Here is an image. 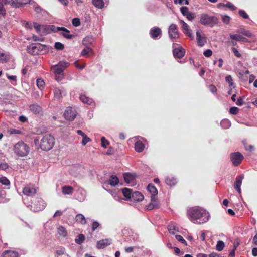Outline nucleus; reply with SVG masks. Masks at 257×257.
Returning <instances> with one entry per match:
<instances>
[{
  "instance_id": "34",
  "label": "nucleus",
  "mask_w": 257,
  "mask_h": 257,
  "mask_svg": "<svg viewBox=\"0 0 257 257\" xmlns=\"http://www.w3.org/2000/svg\"><path fill=\"white\" fill-rule=\"evenodd\" d=\"M123 195L127 199H131L132 194V190L127 188H124L122 189Z\"/></svg>"
},
{
  "instance_id": "53",
  "label": "nucleus",
  "mask_w": 257,
  "mask_h": 257,
  "mask_svg": "<svg viewBox=\"0 0 257 257\" xmlns=\"http://www.w3.org/2000/svg\"><path fill=\"white\" fill-rule=\"evenodd\" d=\"M174 2L175 4H179L180 5H183L184 4L186 5L189 4L188 0H174Z\"/></svg>"
},
{
  "instance_id": "36",
  "label": "nucleus",
  "mask_w": 257,
  "mask_h": 257,
  "mask_svg": "<svg viewBox=\"0 0 257 257\" xmlns=\"http://www.w3.org/2000/svg\"><path fill=\"white\" fill-rule=\"evenodd\" d=\"M52 68L53 69L54 72L55 74H61L64 71L63 68L60 67L58 65L53 66Z\"/></svg>"
},
{
  "instance_id": "64",
  "label": "nucleus",
  "mask_w": 257,
  "mask_h": 257,
  "mask_svg": "<svg viewBox=\"0 0 257 257\" xmlns=\"http://www.w3.org/2000/svg\"><path fill=\"white\" fill-rule=\"evenodd\" d=\"M236 104L238 106H241L243 104V98L241 97H239L236 102Z\"/></svg>"
},
{
  "instance_id": "17",
  "label": "nucleus",
  "mask_w": 257,
  "mask_h": 257,
  "mask_svg": "<svg viewBox=\"0 0 257 257\" xmlns=\"http://www.w3.org/2000/svg\"><path fill=\"white\" fill-rule=\"evenodd\" d=\"M57 30H58V31H63V32L62 33V36L64 38H66L67 39H72V38H73L74 37V35L70 34H69V33H70L69 30H68L67 29H66L65 27H57Z\"/></svg>"
},
{
  "instance_id": "19",
  "label": "nucleus",
  "mask_w": 257,
  "mask_h": 257,
  "mask_svg": "<svg viewBox=\"0 0 257 257\" xmlns=\"http://www.w3.org/2000/svg\"><path fill=\"white\" fill-rule=\"evenodd\" d=\"M161 34V30L158 27H154L150 31V34L153 39H156Z\"/></svg>"
},
{
  "instance_id": "33",
  "label": "nucleus",
  "mask_w": 257,
  "mask_h": 257,
  "mask_svg": "<svg viewBox=\"0 0 257 257\" xmlns=\"http://www.w3.org/2000/svg\"><path fill=\"white\" fill-rule=\"evenodd\" d=\"M76 221L81 223V224L84 225L86 223V221L85 217L82 214H78L75 217Z\"/></svg>"
},
{
  "instance_id": "42",
  "label": "nucleus",
  "mask_w": 257,
  "mask_h": 257,
  "mask_svg": "<svg viewBox=\"0 0 257 257\" xmlns=\"http://www.w3.org/2000/svg\"><path fill=\"white\" fill-rule=\"evenodd\" d=\"M224 246V243L222 241H218L216 246V250L221 251L223 249Z\"/></svg>"
},
{
  "instance_id": "46",
  "label": "nucleus",
  "mask_w": 257,
  "mask_h": 257,
  "mask_svg": "<svg viewBox=\"0 0 257 257\" xmlns=\"http://www.w3.org/2000/svg\"><path fill=\"white\" fill-rule=\"evenodd\" d=\"M101 144L102 147L106 148L109 144V142L104 137H102L101 138Z\"/></svg>"
},
{
  "instance_id": "52",
  "label": "nucleus",
  "mask_w": 257,
  "mask_h": 257,
  "mask_svg": "<svg viewBox=\"0 0 257 257\" xmlns=\"http://www.w3.org/2000/svg\"><path fill=\"white\" fill-rule=\"evenodd\" d=\"M239 14L240 16H241L244 19H248L249 18L248 15L245 12V11L240 10L239 11Z\"/></svg>"
},
{
  "instance_id": "38",
  "label": "nucleus",
  "mask_w": 257,
  "mask_h": 257,
  "mask_svg": "<svg viewBox=\"0 0 257 257\" xmlns=\"http://www.w3.org/2000/svg\"><path fill=\"white\" fill-rule=\"evenodd\" d=\"M152 202L147 207V209L149 210H151L154 209H157L159 208V205L155 201H153L152 197H151Z\"/></svg>"
},
{
  "instance_id": "55",
  "label": "nucleus",
  "mask_w": 257,
  "mask_h": 257,
  "mask_svg": "<svg viewBox=\"0 0 257 257\" xmlns=\"http://www.w3.org/2000/svg\"><path fill=\"white\" fill-rule=\"evenodd\" d=\"M90 141V138L88 137L86 135H84V136L83 137L82 144H83V145H85Z\"/></svg>"
},
{
  "instance_id": "32",
  "label": "nucleus",
  "mask_w": 257,
  "mask_h": 257,
  "mask_svg": "<svg viewBox=\"0 0 257 257\" xmlns=\"http://www.w3.org/2000/svg\"><path fill=\"white\" fill-rule=\"evenodd\" d=\"M30 2V0H15V2H13L12 5L14 7H19L20 6L28 4Z\"/></svg>"
},
{
  "instance_id": "26",
  "label": "nucleus",
  "mask_w": 257,
  "mask_h": 257,
  "mask_svg": "<svg viewBox=\"0 0 257 257\" xmlns=\"http://www.w3.org/2000/svg\"><path fill=\"white\" fill-rule=\"evenodd\" d=\"M94 41V39L92 36H88L85 37L83 41V44L86 46H88L92 44Z\"/></svg>"
},
{
  "instance_id": "9",
  "label": "nucleus",
  "mask_w": 257,
  "mask_h": 257,
  "mask_svg": "<svg viewBox=\"0 0 257 257\" xmlns=\"http://www.w3.org/2000/svg\"><path fill=\"white\" fill-rule=\"evenodd\" d=\"M75 111L71 107H67L65 111L64 115L66 119L73 120L76 117Z\"/></svg>"
},
{
  "instance_id": "48",
  "label": "nucleus",
  "mask_w": 257,
  "mask_h": 257,
  "mask_svg": "<svg viewBox=\"0 0 257 257\" xmlns=\"http://www.w3.org/2000/svg\"><path fill=\"white\" fill-rule=\"evenodd\" d=\"M175 238L177 240H178L179 242H181L185 245H187L186 241L183 238V237L180 235H176L175 236Z\"/></svg>"
},
{
  "instance_id": "22",
  "label": "nucleus",
  "mask_w": 257,
  "mask_h": 257,
  "mask_svg": "<svg viewBox=\"0 0 257 257\" xmlns=\"http://www.w3.org/2000/svg\"><path fill=\"white\" fill-rule=\"evenodd\" d=\"M165 182L168 185L172 186L175 185L177 181L176 178L170 175L166 177Z\"/></svg>"
},
{
  "instance_id": "18",
  "label": "nucleus",
  "mask_w": 257,
  "mask_h": 257,
  "mask_svg": "<svg viewBox=\"0 0 257 257\" xmlns=\"http://www.w3.org/2000/svg\"><path fill=\"white\" fill-rule=\"evenodd\" d=\"M133 201L140 202L144 199V196L138 191H135L132 193L131 199Z\"/></svg>"
},
{
  "instance_id": "11",
  "label": "nucleus",
  "mask_w": 257,
  "mask_h": 257,
  "mask_svg": "<svg viewBox=\"0 0 257 257\" xmlns=\"http://www.w3.org/2000/svg\"><path fill=\"white\" fill-rule=\"evenodd\" d=\"M180 11L182 14L185 16L189 21H192L194 19V15L193 13L189 11V9L187 7H182L180 8Z\"/></svg>"
},
{
  "instance_id": "8",
  "label": "nucleus",
  "mask_w": 257,
  "mask_h": 257,
  "mask_svg": "<svg viewBox=\"0 0 257 257\" xmlns=\"http://www.w3.org/2000/svg\"><path fill=\"white\" fill-rule=\"evenodd\" d=\"M45 203L41 198H37L34 203V209L35 211L38 212L44 209Z\"/></svg>"
},
{
  "instance_id": "3",
  "label": "nucleus",
  "mask_w": 257,
  "mask_h": 257,
  "mask_svg": "<svg viewBox=\"0 0 257 257\" xmlns=\"http://www.w3.org/2000/svg\"><path fill=\"white\" fill-rule=\"evenodd\" d=\"M54 144V137L50 134H46L41 139L40 146L42 150L47 151L53 148Z\"/></svg>"
},
{
  "instance_id": "58",
  "label": "nucleus",
  "mask_w": 257,
  "mask_h": 257,
  "mask_svg": "<svg viewBox=\"0 0 257 257\" xmlns=\"http://www.w3.org/2000/svg\"><path fill=\"white\" fill-rule=\"evenodd\" d=\"M58 65L64 69L69 65V63L67 62H60Z\"/></svg>"
},
{
  "instance_id": "44",
  "label": "nucleus",
  "mask_w": 257,
  "mask_h": 257,
  "mask_svg": "<svg viewBox=\"0 0 257 257\" xmlns=\"http://www.w3.org/2000/svg\"><path fill=\"white\" fill-rule=\"evenodd\" d=\"M225 80L228 83L229 86L230 87H232L233 88L234 87V83L233 82V79H232V78L231 75H227V76H226Z\"/></svg>"
},
{
  "instance_id": "1",
  "label": "nucleus",
  "mask_w": 257,
  "mask_h": 257,
  "mask_svg": "<svg viewBox=\"0 0 257 257\" xmlns=\"http://www.w3.org/2000/svg\"><path fill=\"white\" fill-rule=\"evenodd\" d=\"M188 214L189 219L194 223L203 224L209 219L206 211L200 208H191L188 211Z\"/></svg>"
},
{
  "instance_id": "59",
  "label": "nucleus",
  "mask_w": 257,
  "mask_h": 257,
  "mask_svg": "<svg viewBox=\"0 0 257 257\" xmlns=\"http://www.w3.org/2000/svg\"><path fill=\"white\" fill-rule=\"evenodd\" d=\"M174 251L176 254H177L178 256L182 255L184 254V252H181L179 248L178 247H174Z\"/></svg>"
},
{
  "instance_id": "54",
  "label": "nucleus",
  "mask_w": 257,
  "mask_h": 257,
  "mask_svg": "<svg viewBox=\"0 0 257 257\" xmlns=\"http://www.w3.org/2000/svg\"><path fill=\"white\" fill-rule=\"evenodd\" d=\"M222 21L226 24H228L230 20V18L228 16L223 15L222 16Z\"/></svg>"
},
{
  "instance_id": "4",
  "label": "nucleus",
  "mask_w": 257,
  "mask_h": 257,
  "mask_svg": "<svg viewBox=\"0 0 257 257\" xmlns=\"http://www.w3.org/2000/svg\"><path fill=\"white\" fill-rule=\"evenodd\" d=\"M218 22V18L214 16H209L207 14H202L200 16V23L201 24L213 27Z\"/></svg>"
},
{
  "instance_id": "20",
  "label": "nucleus",
  "mask_w": 257,
  "mask_h": 257,
  "mask_svg": "<svg viewBox=\"0 0 257 257\" xmlns=\"http://www.w3.org/2000/svg\"><path fill=\"white\" fill-rule=\"evenodd\" d=\"M196 39L197 44L200 46H204L206 42L205 38L201 36V33L199 31L196 32Z\"/></svg>"
},
{
  "instance_id": "37",
  "label": "nucleus",
  "mask_w": 257,
  "mask_h": 257,
  "mask_svg": "<svg viewBox=\"0 0 257 257\" xmlns=\"http://www.w3.org/2000/svg\"><path fill=\"white\" fill-rule=\"evenodd\" d=\"M168 229L170 233L173 234H174L178 231V228H176V226L173 223H171L168 225Z\"/></svg>"
},
{
  "instance_id": "23",
  "label": "nucleus",
  "mask_w": 257,
  "mask_h": 257,
  "mask_svg": "<svg viewBox=\"0 0 257 257\" xmlns=\"http://www.w3.org/2000/svg\"><path fill=\"white\" fill-rule=\"evenodd\" d=\"M229 36L230 38L232 40H235L238 41H242L244 42L247 41V39L246 38L243 37L240 35L230 34Z\"/></svg>"
},
{
  "instance_id": "5",
  "label": "nucleus",
  "mask_w": 257,
  "mask_h": 257,
  "mask_svg": "<svg viewBox=\"0 0 257 257\" xmlns=\"http://www.w3.org/2000/svg\"><path fill=\"white\" fill-rule=\"evenodd\" d=\"M230 159L232 164L234 166H238L241 163L244 157L240 152H237L230 154Z\"/></svg>"
},
{
  "instance_id": "28",
  "label": "nucleus",
  "mask_w": 257,
  "mask_h": 257,
  "mask_svg": "<svg viewBox=\"0 0 257 257\" xmlns=\"http://www.w3.org/2000/svg\"><path fill=\"white\" fill-rule=\"evenodd\" d=\"M108 182V183L110 185L115 186L118 184L119 180L116 176L111 175L110 177Z\"/></svg>"
},
{
  "instance_id": "14",
  "label": "nucleus",
  "mask_w": 257,
  "mask_h": 257,
  "mask_svg": "<svg viewBox=\"0 0 257 257\" xmlns=\"http://www.w3.org/2000/svg\"><path fill=\"white\" fill-rule=\"evenodd\" d=\"M173 52L175 58H182L185 55V50L183 48L179 47L174 49Z\"/></svg>"
},
{
  "instance_id": "13",
  "label": "nucleus",
  "mask_w": 257,
  "mask_h": 257,
  "mask_svg": "<svg viewBox=\"0 0 257 257\" xmlns=\"http://www.w3.org/2000/svg\"><path fill=\"white\" fill-rule=\"evenodd\" d=\"M244 178L243 175H240L236 177L235 182L234 183V189L240 194L241 193L240 186L242 184V180Z\"/></svg>"
},
{
  "instance_id": "63",
  "label": "nucleus",
  "mask_w": 257,
  "mask_h": 257,
  "mask_svg": "<svg viewBox=\"0 0 257 257\" xmlns=\"http://www.w3.org/2000/svg\"><path fill=\"white\" fill-rule=\"evenodd\" d=\"M8 168V165L6 163H0V170H5Z\"/></svg>"
},
{
  "instance_id": "60",
  "label": "nucleus",
  "mask_w": 257,
  "mask_h": 257,
  "mask_svg": "<svg viewBox=\"0 0 257 257\" xmlns=\"http://www.w3.org/2000/svg\"><path fill=\"white\" fill-rule=\"evenodd\" d=\"M99 226L100 224L97 221H94L92 225V230L95 231Z\"/></svg>"
},
{
  "instance_id": "40",
  "label": "nucleus",
  "mask_w": 257,
  "mask_h": 257,
  "mask_svg": "<svg viewBox=\"0 0 257 257\" xmlns=\"http://www.w3.org/2000/svg\"><path fill=\"white\" fill-rule=\"evenodd\" d=\"M9 59V57L8 55L5 53H0V63H4L7 62Z\"/></svg>"
},
{
  "instance_id": "43",
  "label": "nucleus",
  "mask_w": 257,
  "mask_h": 257,
  "mask_svg": "<svg viewBox=\"0 0 257 257\" xmlns=\"http://www.w3.org/2000/svg\"><path fill=\"white\" fill-rule=\"evenodd\" d=\"M0 183L5 186H9L10 184V181L6 177H0Z\"/></svg>"
},
{
  "instance_id": "41",
  "label": "nucleus",
  "mask_w": 257,
  "mask_h": 257,
  "mask_svg": "<svg viewBox=\"0 0 257 257\" xmlns=\"http://www.w3.org/2000/svg\"><path fill=\"white\" fill-rule=\"evenodd\" d=\"M37 86L38 87L41 89L42 90L45 87V82L42 79H38L36 81Z\"/></svg>"
},
{
  "instance_id": "62",
  "label": "nucleus",
  "mask_w": 257,
  "mask_h": 257,
  "mask_svg": "<svg viewBox=\"0 0 257 257\" xmlns=\"http://www.w3.org/2000/svg\"><path fill=\"white\" fill-rule=\"evenodd\" d=\"M34 28L35 29L37 32H39L41 30V25L38 23L34 22L33 23Z\"/></svg>"
},
{
  "instance_id": "47",
  "label": "nucleus",
  "mask_w": 257,
  "mask_h": 257,
  "mask_svg": "<svg viewBox=\"0 0 257 257\" xmlns=\"http://www.w3.org/2000/svg\"><path fill=\"white\" fill-rule=\"evenodd\" d=\"M239 32L242 35L249 38H251L252 36V34L249 31L246 30L245 29L240 30Z\"/></svg>"
},
{
  "instance_id": "7",
  "label": "nucleus",
  "mask_w": 257,
  "mask_h": 257,
  "mask_svg": "<svg viewBox=\"0 0 257 257\" xmlns=\"http://www.w3.org/2000/svg\"><path fill=\"white\" fill-rule=\"evenodd\" d=\"M37 193V190L33 185L27 184L23 189V193L26 196H31Z\"/></svg>"
},
{
  "instance_id": "61",
  "label": "nucleus",
  "mask_w": 257,
  "mask_h": 257,
  "mask_svg": "<svg viewBox=\"0 0 257 257\" xmlns=\"http://www.w3.org/2000/svg\"><path fill=\"white\" fill-rule=\"evenodd\" d=\"M203 54L205 57H209L212 55V51L210 49H207L204 52Z\"/></svg>"
},
{
  "instance_id": "10",
  "label": "nucleus",
  "mask_w": 257,
  "mask_h": 257,
  "mask_svg": "<svg viewBox=\"0 0 257 257\" xmlns=\"http://www.w3.org/2000/svg\"><path fill=\"white\" fill-rule=\"evenodd\" d=\"M169 34L171 38L177 39L178 38V30L176 24H172L169 28Z\"/></svg>"
},
{
  "instance_id": "57",
  "label": "nucleus",
  "mask_w": 257,
  "mask_h": 257,
  "mask_svg": "<svg viewBox=\"0 0 257 257\" xmlns=\"http://www.w3.org/2000/svg\"><path fill=\"white\" fill-rule=\"evenodd\" d=\"M232 51L233 52L234 55L238 58H240L241 57V54L239 52V51L234 47L232 48Z\"/></svg>"
},
{
  "instance_id": "49",
  "label": "nucleus",
  "mask_w": 257,
  "mask_h": 257,
  "mask_svg": "<svg viewBox=\"0 0 257 257\" xmlns=\"http://www.w3.org/2000/svg\"><path fill=\"white\" fill-rule=\"evenodd\" d=\"M55 48L59 50H62L64 48V45L61 42H56L55 43Z\"/></svg>"
},
{
  "instance_id": "15",
  "label": "nucleus",
  "mask_w": 257,
  "mask_h": 257,
  "mask_svg": "<svg viewBox=\"0 0 257 257\" xmlns=\"http://www.w3.org/2000/svg\"><path fill=\"white\" fill-rule=\"evenodd\" d=\"M180 23L181 25L182 30L183 33L189 37H192V34L191 30L189 29V26L183 20H180Z\"/></svg>"
},
{
  "instance_id": "25",
  "label": "nucleus",
  "mask_w": 257,
  "mask_h": 257,
  "mask_svg": "<svg viewBox=\"0 0 257 257\" xmlns=\"http://www.w3.org/2000/svg\"><path fill=\"white\" fill-rule=\"evenodd\" d=\"M74 188L70 186H64L62 187V193L64 195H70L73 193Z\"/></svg>"
},
{
  "instance_id": "24",
  "label": "nucleus",
  "mask_w": 257,
  "mask_h": 257,
  "mask_svg": "<svg viewBox=\"0 0 257 257\" xmlns=\"http://www.w3.org/2000/svg\"><path fill=\"white\" fill-rule=\"evenodd\" d=\"M135 148L137 152L140 153L144 150L145 145L141 141H138L135 144Z\"/></svg>"
},
{
  "instance_id": "51",
  "label": "nucleus",
  "mask_w": 257,
  "mask_h": 257,
  "mask_svg": "<svg viewBox=\"0 0 257 257\" xmlns=\"http://www.w3.org/2000/svg\"><path fill=\"white\" fill-rule=\"evenodd\" d=\"M239 109L236 107H232L230 108L229 112L232 114H237L238 113Z\"/></svg>"
},
{
  "instance_id": "21",
  "label": "nucleus",
  "mask_w": 257,
  "mask_h": 257,
  "mask_svg": "<svg viewBox=\"0 0 257 257\" xmlns=\"http://www.w3.org/2000/svg\"><path fill=\"white\" fill-rule=\"evenodd\" d=\"M18 253L16 251L8 250L5 251L2 254V257H18Z\"/></svg>"
},
{
  "instance_id": "29",
  "label": "nucleus",
  "mask_w": 257,
  "mask_h": 257,
  "mask_svg": "<svg viewBox=\"0 0 257 257\" xmlns=\"http://www.w3.org/2000/svg\"><path fill=\"white\" fill-rule=\"evenodd\" d=\"M221 7H227L230 10L233 11L236 9V7L234 6L231 3L228 2L227 4H225L223 3H219L217 4V7L220 8Z\"/></svg>"
},
{
  "instance_id": "12",
  "label": "nucleus",
  "mask_w": 257,
  "mask_h": 257,
  "mask_svg": "<svg viewBox=\"0 0 257 257\" xmlns=\"http://www.w3.org/2000/svg\"><path fill=\"white\" fill-rule=\"evenodd\" d=\"M111 244V240L110 239H102L97 241L96 247L97 249H103Z\"/></svg>"
},
{
  "instance_id": "35",
  "label": "nucleus",
  "mask_w": 257,
  "mask_h": 257,
  "mask_svg": "<svg viewBox=\"0 0 257 257\" xmlns=\"http://www.w3.org/2000/svg\"><path fill=\"white\" fill-rule=\"evenodd\" d=\"M148 190L152 194V195L155 196L158 194L156 188L152 184H149L147 187Z\"/></svg>"
},
{
  "instance_id": "45",
  "label": "nucleus",
  "mask_w": 257,
  "mask_h": 257,
  "mask_svg": "<svg viewBox=\"0 0 257 257\" xmlns=\"http://www.w3.org/2000/svg\"><path fill=\"white\" fill-rule=\"evenodd\" d=\"M85 240V236L83 234H80L78 236V238L75 239V242L78 244H81Z\"/></svg>"
},
{
  "instance_id": "39",
  "label": "nucleus",
  "mask_w": 257,
  "mask_h": 257,
  "mask_svg": "<svg viewBox=\"0 0 257 257\" xmlns=\"http://www.w3.org/2000/svg\"><path fill=\"white\" fill-rule=\"evenodd\" d=\"M58 234L63 236L66 237L67 235V231L66 229L62 226H60L58 228Z\"/></svg>"
},
{
  "instance_id": "6",
  "label": "nucleus",
  "mask_w": 257,
  "mask_h": 257,
  "mask_svg": "<svg viewBox=\"0 0 257 257\" xmlns=\"http://www.w3.org/2000/svg\"><path fill=\"white\" fill-rule=\"evenodd\" d=\"M42 45L40 43L32 44L27 47V51L32 55H39L42 49Z\"/></svg>"
},
{
  "instance_id": "27",
  "label": "nucleus",
  "mask_w": 257,
  "mask_h": 257,
  "mask_svg": "<svg viewBox=\"0 0 257 257\" xmlns=\"http://www.w3.org/2000/svg\"><path fill=\"white\" fill-rule=\"evenodd\" d=\"M92 4L97 8L102 9L104 7L103 0H92Z\"/></svg>"
},
{
  "instance_id": "30",
  "label": "nucleus",
  "mask_w": 257,
  "mask_h": 257,
  "mask_svg": "<svg viewBox=\"0 0 257 257\" xmlns=\"http://www.w3.org/2000/svg\"><path fill=\"white\" fill-rule=\"evenodd\" d=\"M80 99L84 103L89 105H91L93 103V101L91 98L87 97L85 95H81L80 96Z\"/></svg>"
},
{
  "instance_id": "31",
  "label": "nucleus",
  "mask_w": 257,
  "mask_h": 257,
  "mask_svg": "<svg viewBox=\"0 0 257 257\" xmlns=\"http://www.w3.org/2000/svg\"><path fill=\"white\" fill-rule=\"evenodd\" d=\"M124 181L127 183H130L135 180V177L130 173H125L123 175Z\"/></svg>"
},
{
  "instance_id": "2",
  "label": "nucleus",
  "mask_w": 257,
  "mask_h": 257,
  "mask_svg": "<svg viewBox=\"0 0 257 257\" xmlns=\"http://www.w3.org/2000/svg\"><path fill=\"white\" fill-rule=\"evenodd\" d=\"M13 150L17 156L23 157L27 156L29 154L30 147L28 145L23 141H20L14 144Z\"/></svg>"
},
{
  "instance_id": "50",
  "label": "nucleus",
  "mask_w": 257,
  "mask_h": 257,
  "mask_svg": "<svg viewBox=\"0 0 257 257\" xmlns=\"http://www.w3.org/2000/svg\"><path fill=\"white\" fill-rule=\"evenodd\" d=\"M72 24L75 27L79 26L80 25V20L78 18H75L72 20Z\"/></svg>"
},
{
  "instance_id": "56",
  "label": "nucleus",
  "mask_w": 257,
  "mask_h": 257,
  "mask_svg": "<svg viewBox=\"0 0 257 257\" xmlns=\"http://www.w3.org/2000/svg\"><path fill=\"white\" fill-rule=\"evenodd\" d=\"M209 90L212 93H216V92H217V88L216 87L213 85V84H211L209 86Z\"/></svg>"
},
{
  "instance_id": "16",
  "label": "nucleus",
  "mask_w": 257,
  "mask_h": 257,
  "mask_svg": "<svg viewBox=\"0 0 257 257\" xmlns=\"http://www.w3.org/2000/svg\"><path fill=\"white\" fill-rule=\"evenodd\" d=\"M30 110L36 115H41L42 114V108L37 104H33L29 106Z\"/></svg>"
}]
</instances>
